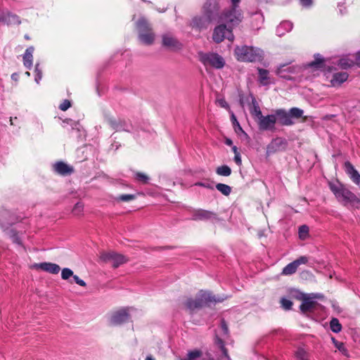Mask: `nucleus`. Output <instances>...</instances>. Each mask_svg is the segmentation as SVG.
<instances>
[{
  "label": "nucleus",
  "mask_w": 360,
  "mask_h": 360,
  "mask_svg": "<svg viewBox=\"0 0 360 360\" xmlns=\"http://www.w3.org/2000/svg\"><path fill=\"white\" fill-rule=\"evenodd\" d=\"M224 39L233 41L234 36L231 29L227 28L226 25L221 24L214 29L212 39L215 43L219 44L223 41Z\"/></svg>",
  "instance_id": "11"
},
{
  "label": "nucleus",
  "mask_w": 360,
  "mask_h": 360,
  "mask_svg": "<svg viewBox=\"0 0 360 360\" xmlns=\"http://www.w3.org/2000/svg\"><path fill=\"white\" fill-rule=\"evenodd\" d=\"M34 51V46H30L26 49V50L22 56L23 65L28 70H31V68L32 67Z\"/></svg>",
  "instance_id": "24"
},
{
  "label": "nucleus",
  "mask_w": 360,
  "mask_h": 360,
  "mask_svg": "<svg viewBox=\"0 0 360 360\" xmlns=\"http://www.w3.org/2000/svg\"><path fill=\"white\" fill-rule=\"evenodd\" d=\"M300 5L304 8H310L313 4V0H299Z\"/></svg>",
  "instance_id": "53"
},
{
  "label": "nucleus",
  "mask_w": 360,
  "mask_h": 360,
  "mask_svg": "<svg viewBox=\"0 0 360 360\" xmlns=\"http://www.w3.org/2000/svg\"><path fill=\"white\" fill-rule=\"evenodd\" d=\"M226 298V296H216L210 292L201 290L195 299L188 298L185 302V306L189 311H193L195 309L202 308L205 305L222 302Z\"/></svg>",
  "instance_id": "1"
},
{
  "label": "nucleus",
  "mask_w": 360,
  "mask_h": 360,
  "mask_svg": "<svg viewBox=\"0 0 360 360\" xmlns=\"http://www.w3.org/2000/svg\"><path fill=\"white\" fill-rule=\"evenodd\" d=\"M135 199V195L133 194H123L117 196L116 200L117 201L129 202Z\"/></svg>",
  "instance_id": "44"
},
{
  "label": "nucleus",
  "mask_w": 360,
  "mask_h": 360,
  "mask_svg": "<svg viewBox=\"0 0 360 360\" xmlns=\"http://www.w3.org/2000/svg\"><path fill=\"white\" fill-rule=\"evenodd\" d=\"M136 27L139 32V39L141 42L146 45H150L155 40V34L153 33L150 25L148 20L141 17L136 22Z\"/></svg>",
  "instance_id": "5"
},
{
  "label": "nucleus",
  "mask_w": 360,
  "mask_h": 360,
  "mask_svg": "<svg viewBox=\"0 0 360 360\" xmlns=\"http://www.w3.org/2000/svg\"><path fill=\"white\" fill-rule=\"evenodd\" d=\"M218 103L221 108H224L226 109L229 108L228 103L224 99L218 100Z\"/></svg>",
  "instance_id": "56"
},
{
  "label": "nucleus",
  "mask_w": 360,
  "mask_h": 360,
  "mask_svg": "<svg viewBox=\"0 0 360 360\" xmlns=\"http://www.w3.org/2000/svg\"><path fill=\"white\" fill-rule=\"evenodd\" d=\"M297 266L295 263L293 262L287 264L282 271V274L285 276H289L295 274L297 269Z\"/></svg>",
  "instance_id": "32"
},
{
  "label": "nucleus",
  "mask_w": 360,
  "mask_h": 360,
  "mask_svg": "<svg viewBox=\"0 0 360 360\" xmlns=\"http://www.w3.org/2000/svg\"><path fill=\"white\" fill-rule=\"evenodd\" d=\"M234 161L238 166L241 165L242 164V160L240 154H236L234 156Z\"/></svg>",
  "instance_id": "57"
},
{
  "label": "nucleus",
  "mask_w": 360,
  "mask_h": 360,
  "mask_svg": "<svg viewBox=\"0 0 360 360\" xmlns=\"http://www.w3.org/2000/svg\"><path fill=\"white\" fill-rule=\"evenodd\" d=\"M34 73H35L34 81L36 82L37 84H39V82L42 78V70H41V68H40V65L39 63H36V65H35Z\"/></svg>",
  "instance_id": "40"
},
{
  "label": "nucleus",
  "mask_w": 360,
  "mask_h": 360,
  "mask_svg": "<svg viewBox=\"0 0 360 360\" xmlns=\"http://www.w3.org/2000/svg\"><path fill=\"white\" fill-rule=\"evenodd\" d=\"M221 1L206 0L202 8V13L206 15L214 23L221 22L222 15Z\"/></svg>",
  "instance_id": "7"
},
{
  "label": "nucleus",
  "mask_w": 360,
  "mask_h": 360,
  "mask_svg": "<svg viewBox=\"0 0 360 360\" xmlns=\"http://www.w3.org/2000/svg\"><path fill=\"white\" fill-rule=\"evenodd\" d=\"M232 150H233V152L234 153L235 155L236 154H240V153L238 151V148H237V147L236 146H233L232 147Z\"/></svg>",
  "instance_id": "62"
},
{
  "label": "nucleus",
  "mask_w": 360,
  "mask_h": 360,
  "mask_svg": "<svg viewBox=\"0 0 360 360\" xmlns=\"http://www.w3.org/2000/svg\"><path fill=\"white\" fill-rule=\"evenodd\" d=\"M255 19L259 22V24H262L264 22V16L262 13L256 12L253 15Z\"/></svg>",
  "instance_id": "54"
},
{
  "label": "nucleus",
  "mask_w": 360,
  "mask_h": 360,
  "mask_svg": "<svg viewBox=\"0 0 360 360\" xmlns=\"http://www.w3.org/2000/svg\"><path fill=\"white\" fill-rule=\"evenodd\" d=\"M292 295L297 300H301L302 301L300 309L304 314L307 312H313L316 309V306L318 304V303L314 301V299L321 297L319 294H311V296H307L305 294L298 290H294L292 292Z\"/></svg>",
  "instance_id": "8"
},
{
  "label": "nucleus",
  "mask_w": 360,
  "mask_h": 360,
  "mask_svg": "<svg viewBox=\"0 0 360 360\" xmlns=\"http://www.w3.org/2000/svg\"><path fill=\"white\" fill-rule=\"evenodd\" d=\"M330 328L333 333H338L342 330V325L337 318H333L330 321Z\"/></svg>",
  "instance_id": "38"
},
{
  "label": "nucleus",
  "mask_w": 360,
  "mask_h": 360,
  "mask_svg": "<svg viewBox=\"0 0 360 360\" xmlns=\"http://www.w3.org/2000/svg\"><path fill=\"white\" fill-rule=\"evenodd\" d=\"M355 59L356 65L360 67V51L356 53Z\"/></svg>",
  "instance_id": "60"
},
{
  "label": "nucleus",
  "mask_w": 360,
  "mask_h": 360,
  "mask_svg": "<svg viewBox=\"0 0 360 360\" xmlns=\"http://www.w3.org/2000/svg\"><path fill=\"white\" fill-rule=\"evenodd\" d=\"M73 271L69 269V268H64L62 269V271H61V278L63 279V280H68V278H70L71 276L73 277Z\"/></svg>",
  "instance_id": "45"
},
{
  "label": "nucleus",
  "mask_w": 360,
  "mask_h": 360,
  "mask_svg": "<svg viewBox=\"0 0 360 360\" xmlns=\"http://www.w3.org/2000/svg\"><path fill=\"white\" fill-rule=\"evenodd\" d=\"M281 304L282 307L286 310L290 309L292 306V302L290 300L284 297L281 300Z\"/></svg>",
  "instance_id": "47"
},
{
  "label": "nucleus",
  "mask_w": 360,
  "mask_h": 360,
  "mask_svg": "<svg viewBox=\"0 0 360 360\" xmlns=\"http://www.w3.org/2000/svg\"><path fill=\"white\" fill-rule=\"evenodd\" d=\"M221 330L223 331L224 335H228V333H229V328H228V326H227V325L226 323V321L224 319H222L221 321Z\"/></svg>",
  "instance_id": "55"
},
{
  "label": "nucleus",
  "mask_w": 360,
  "mask_h": 360,
  "mask_svg": "<svg viewBox=\"0 0 360 360\" xmlns=\"http://www.w3.org/2000/svg\"><path fill=\"white\" fill-rule=\"evenodd\" d=\"M216 173L222 176H229L231 174V169L228 165H221L216 169Z\"/></svg>",
  "instance_id": "36"
},
{
  "label": "nucleus",
  "mask_w": 360,
  "mask_h": 360,
  "mask_svg": "<svg viewBox=\"0 0 360 360\" xmlns=\"http://www.w3.org/2000/svg\"><path fill=\"white\" fill-rule=\"evenodd\" d=\"M194 186H200L211 190L214 189L213 182L210 181L209 180H207L206 181H198L194 184Z\"/></svg>",
  "instance_id": "43"
},
{
  "label": "nucleus",
  "mask_w": 360,
  "mask_h": 360,
  "mask_svg": "<svg viewBox=\"0 0 360 360\" xmlns=\"http://www.w3.org/2000/svg\"><path fill=\"white\" fill-rule=\"evenodd\" d=\"M199 60L203 64L206 69L208 68H212L217 70L222 69L226 64L224 58L214 52H199L198 53Z\"/></svg>",
  "instance_id": "6"
},
{
  "label": "nucleus",
  "mask_w": 360,
  "mask_h": 360,
  "mask_svg": "<svg viewBox=\"0 0 360 360\" xmlns=\"http://www.w3.org/2000/svg\"><path fill=\"white\" fill-rule=\"evenodd\" d=\"M146 360H155L151 356H147Z\"/></svg>",
  "instance_id": "64"
},
{
  "label": "nucleus",
  "mask_w": 360,
  "mask_h": 360,
  "mask_svg": "<svg viewBox=\"0 0 360 360\" xmlns=\"http://www.w3.org/2000/svg\"><path fill=\"white\" fill-rule=\"evenodd\" d=\"M250 114L257 120L262 116L260 107L255 97L252 98V106L250 108Z\"/></svg>",
  "instance_id": "27"
},
{
  "label": "nucleus",
  "mask_w": 360,
  "mask_h": 360,
  "mask_svg": "<svg viewBox=\"0 0 360 360\" xmlns=\"http://www.w3.org/2000/svg\"><path fill=\"white\" fill-rule=\"evenodd\" d=\"M288 146V141L285 139L277 137L274 139L267 146V152L274 153L278 150H285Z\"/></svg>",
  "instance_id": "19"
},
{
  "label": "nucleus",
  "mask_w": 360,
  "mask_h": 360,
  "mask_svg": "<svg viewBox=\"0 0 360 360\" xmlns=\"http://www.w3.org/2000/svg\"><path fill=\"white\" fill-rule=\"evenodd\" d=\"M309 233V227L307 225H302L299 227V237L300 239H305Z\"/></svg>",
  "instance_id": "42"
},
{
  "label": "nucleus",
  "mask_w": 360,
  "mask_h": 360,
  "mask_svg": "<svg viewBox=\"0 0 360 360\" xmlns=\"http://www.w3.org/2000/svg\"><path fill=\"white\" fill-rule=\"evenodd\" d=\"M202 356V352L200 349H193L188 352L186 356L181 360H198Z\"/></svg>",
  "instance_id": "29"
},
{
  "label": "nucleus",
  "mask_w": 360,
  "mask_h": 360,
  "mask_svg": "<svg viewBox=\"0 0 360 360\" xmlns=\"http://www.w3.org/2000/svg\"><path fill=\"white\" fill-rule=\"evenodd\" d=\"M329 188L338 200L345 205L358 204L360 200L356 195L340 182H329Z\"/></svg>",
  "instance_id": "2"
},
{
  "label": "nucleus",
  "mask_w": 360,
  "mask_h": 360,
  "mask_svg": "<svg viewBox=\"0 0 360 360\" xmlns=\"http://www.w3.org/2000/svg\"><path fill=\"white\" fill-rule=\"evenodd\" d=\"M162 45L165 48L176 51L182 49V44L171 33H165L162 35Z\"/></svg>",
  "instance_id": "12"
},
{
  "label": "nucleus",
  "mask_w": 360,
  "mask_h": 360,
  "mask_svg": "<svg viewBox=\"0 0 360 360\" xmlns=\"http://www.w3.org/2000/svg\"><path fill=\"white\" fill-rule=\"evenodd\" d=\"M308 261H309L308 257H307V256H301L299 258H297V259L294 260V262L295 263V264L298 267L301 264H307L308 262Z\"/></svg>",
  "instance_id": "49"
},
{
  "label": "nucleus",
  "mask_w": 360,
  "mask_h": 360,
  "mask_svg": "<svg viewBox=\"0 0 360 360\" xmlns=\"http://www.w3.org/2000/svg\"><path fill=\"white\" fill-rule=\"evenodd\" d=\"M105 119L106 122L111 127V128L116 131H124L130 133L134 132V127L132 124L124 119H116L107 115L105 116Z\"/></svg>",
  "instance_id": "10"
},
{
  "label": "nucleus",
  "mask_w": 360,
  "mask_h": 360,
  "mask_svg": "<svg viewBox=\"0 0 360 360\" xmlns=\"http://www.w3.org/2000/svg\"><path fill=\"white\" fill-rule=\"evenodd\" d=\"M17 74L16 73H13L12 75H11V78L13 79H17Z\"/></svg>",
  "instance_id": "63"
},
{
  "label": "nucleus",
  "mask_w": 360,
  "mask_h": 360,
  "mask_svg": "<svg viewBox=\"0 0 360 360\" xmlns=\"http://www.w3.org/2000/svg\"><path fill=\"white\" fill-rule=\"evenodd\" d=\"M135 177L139 181H141L143 184H147L149 179L146 174L141 172H136L135 174Z\"/></svg>",
  "instance_id": "46"
},
{
  "label": "nucleus",
  "mask_w": 360,
  "mask_h": 360,
  "mask_svg": "<svg viewBox=\"0 0 360 360\" xmlns=\"http://www.w3.org/2000/svg\"><path fill=\"white\" fill-rule=\"evenodd\" d=\"M309 66L316 68H324V59L319 53L314 55V60L309 63Z\"/></svg>",
  "instance_id": "30"
},
{
  "label": "nucleus",
  "mask_w": 360,
  "mask_h": 360,
  "mask_svg": "<svg viewBox=\"0 0 360 360\" xmlns=\"http://www.w3.org/2000/svg\"><path fill=\"white\" fill-rule=\"evenodd\" d=\"M84 210V204L81 202H77L72 210V212L75 216L82 214Z\"/></svg>",
  "instance_id": "41"
},
{
  "label": "nucleus",
  "mask_w": 360,
  "mask_h": 360,
  "mask_svg": "<svg viewBox=\"0 0 360 360\" xmlns=\"http://www.w3.org/2000/svg\"><path fill=\"white\" fill-rule=\"evenodd\" d=\"M234 53L237 60L243 62H255L260 60L263 56V51L260 49L246 45L236 46Z\"/></svg>",
  "instance_id": "4"
},
{
  "label": "nucleus",
  "mask_w": 360,
  "mask_h": 360,
  "mask_svg": "<svg viewBox=\"0 0 360 360\" xmlns=\"http://www.w3.org/2000/svg\"><path fill=\"white\" fill-rule=\"evenodd\" d=\"M293 25L290 21H282L276 27V32L278 37H283L286 33L290 32L292 29Z\"/></svg>",
  "instance_id": "25"
},
{
  "label": "nucleus",
  "mask_w": 360,
  "mask_h": 360,
  "mask_svg": "<svg viewBox=\"0 0 360 360\" xmlns=\"http://www.w3.org/2000/svg\"><path fill=\"white\" fill-rule=\"evenodd\" d=\"M258 74L259 83L263 86L268 85L269 84V71L263 68H258Z\"/></svg>",
  "instance_id": "28"
},
{
  "label": "nucleus",
  "mask_w": 360,
  "mask_h": 360,
  "mask_svg": "<svg viewBox=\"0 0 360 360\" xmlns=\"http://www.w3.org/2000/svg\"><path fill=\"white\" fill-rule=\"evenodd\" d=\"M192 219L215 221H218L219 218L217 214L214 212L203 209H197L193 212Z\"/></svg>",
  "instance_id": "15"
},
{
  "label": "nucleus",
  "mask_w": 360,
  "mask_h": 360,
  "mask_svg": "<svg viewBox=\"0 0 360 360\" xmlns=\"http://www.w3.org/2000/svg\"><path fill=\"white\" fill-rule=\"evenodd\" d=\"M101 259L105 262L112 263V266L114 268H117L120 265L127 262V259L124 255L115 252L103 253L101 255Z\"/></svg>",
  "instance_id": "13"
},
{
  "label": "nucleus",
  "mask_w": 360,
  "mask_h": 360,
  "mask_svg": "<svg viewBox=\"0 0 360 360\" xmlns=\"http://www.w3.org/2000/svg\"><path fill=\"white\" fill-rule=\"evenodd\" d=\"M297 360H310L309 353L302 347H298L295 352Z\"/></svg>",
  "instance_id": "33"
},
{
  "label": "nucleus",
  "mask_w": 360,
  "mask_h": 360,
  "mask_svg": "<svg viewBox=\"0 0 360 360\" xmlns=\"http://www.w3.org/2000/svg\"><path fill=\"white\" fill-rule=\"evenodd\" d=\"M286 65H280L278 68H277V70H276V74L279 76H281V77H285V75H284L283 74V72L285 70H288V72H292V71L291 70V68H285Z\"/></svg>",
  "instance_id": "48"
},
{
  "label": "nucleus",
  "mask_w": 360,
  "mask_h": 360,
  "mask_svg": "<svg viewBox=\"0 0 360 360\" xmlns=\"http://www.w3.org/2000/svg\"><path fill=\"white\" fill-rule=\"evenodd\" d=\"M216 188L225 196H228L231 193V187L229 185L218 183L215 186Z\"/></svg>",
  "instance_id": "34"
},
{
  "label": "nucleus",
  "mask_w": 360,
  "mask_h": 360,
  "mask_svg": "<svg viewBox=\"0 0 360 360\" xmlns=\"http://www.w3.org/2000/svg\"><path fill=\"white\" fill-rule=\"evenodd\" d=\"M240 1H241V0H230V2H231L230 6L240 7Z\"/></svg>",
  "instance_id": "58"
},
{
  "label": "nucleus",
  "mask_w": 360,
  "mask_h": 360,
  "mask_svg": "<svg viewBox=\"0 0 360 360\" xmlns=\"http://www.w3.org/2000/svg\"><path fill=\"white\" fill-rule=\"evenodd\" d=\"M6 235L12 240L14 243L18 245H22V241L17 232L14 229L8 230L6 231Z\"/></svg>",
  "instance_id": "37"
},
{
  "label": "nucleus",
  "mask_w": 360,
  "mask_h": 360,
  "mask_svg": "<svg viewBox=\"0 0 360 360\" xmlns=\"http://www.w3.org/2000/svg\"><path fill=\"white\" fill-rule=\"evenodd\" d=\"M345 170L347 174L349 176L350 179L352 181L354 184L358 186L360 188V174L359 172L354 168L353 165L349 162L346 161L345 162Z\"/></svg>",
  "instance_id": "20"
},
{
  "label": "nucleus",
  "mask_w": 360,
  "mask_h": 360,
  "mask_svg": "<svg viewBox=\"0 0 360 360\" xmlns=\"http://www.w3.org/2000/svg\"><path fill=\"white\" fill-rule=\"evenodd\" d=\"M54 171L60 175L67 176L72 173L73 169L66 163L60 161L53 165Z\"/></svg>",
  "instance_id": "23"
},
{
  "label": "nucleus",
  "mask_w": 360,
  "mask_h": 360,
  "mask_svg": "<svg viewBox=\"0 0 360 360\" xmlns=\"http://www.w3.org/2000/svg\"><path fill=\"white\" fill-rule=\"evenodd\" d=\"M331 340L334 346L338 349V351L340 353H342V354H343L345 356H349L348 350L343 342L338 341L335 338H331Z\"/></svg>",
  "instance_id": "31"
},
{
  "label": "nucleus",
  "mask_w": 360,
  "mask_h": 360,
  "mask_svg": "<svg viewBox=\"0 0 360 360\" xmlns=\"http://www.w3.org/2000/svg\"><path fill=\"white\" fill-rule=\"evenodd\" d=\"M5 13L6 10H0V25H1L4 20Z\"/></svg>",
  "instance_id": "59"
},
{
  "label": "nucleus",
  "mask_w": 360,
  "mask_h": 360,
  "mask_svg": "<svg viewBox=\"0 0 360 360\" xmlns=\"http://www.w3.org/2000/svg\"><path fill=\"white\" fill-rule=\"evenodd\" d=\"M274 112L276 122L282 126L293 125L295 123V120L301 118L304 115V110L297 107L291 108L289 110L280 108Z\"/></svg>",
  "instance_id": "3"
},
{
  "label": "nucleus",
  "mask_w": 360,
  "mask_h": 360,
  "mask_svg": "<svg viewBox=\"0 0 360 360\" xmlns=\"http://www.w3.org/2000/svg\"><path fill=\"white\" fill-rule=\"evenodd\" d=\"M276 123V115L271 114L261 116L257 120V124L261 131H274Z\"/></svg>",
  "instance_id": "14"
},
{
  "label": "nucleus",
  "mask_w": 360,
  "mask_h": 360,
  "mask_svg": "<svg viewBox=\"0 0 360 360\" xmlns=\"http://www.w3.org/2000/svg\"><path fill=\"white\" fill-rule=\"evenodd\" d=\"M231 122H232V124H233V129H234V131H236V133L245 134V131H243V128L241 127L240 124H239L238 121L237 120L236 117L235 116V115L233 112L231 114Z\"/></svg>",
  "instance_id": "39"
},
{
  "label": "nucleus",
  "mask_w": 360,
  "mask_h": 360,
  "mask_svg": "<svg viewBox=\"0 0 360 360\" xmlns=\"http://www.w3.org/2000/svg\"><path fill=\"white\" fill-rule=\"evenodd\" d=\"M348 73L346 72H339L334 73L330 79L333 86H340L348 79Z\"/></svg>",
  "instance_id": "26"
},
{
  "label": "nucleus",
  "mask_w": 360,
  "mask_h": 360,
  "mask_svg": "<svg viewBox=\"0 0 360 360\" xmlns=\"http://www.w3.org/2000/svg\"><path fill=\"white\" fill-rule=\"evenodd\" d=\"M243 18V15L240 7L230 6L222 11L221 22H226L234 26L238 25Z\"/></svg>",
  "instance_id": "9"
},
{
  "label": "nucleus",
  "mask_w": 360,
  "mask_h": 360,
  "mask_svg": "<svg viewBox=\"0 0 360 360\" xmlns=\"http://www.w3.org/2000/svg\"><path fill=\"white\" fill-rule=\"evenodd\" d=\"M225 144L227 145V146H232L233 145V141L231 139H226L225 140Z\"/></svg>",
  "instance_id": "61"
},
{
  "label": "nucleus",
  "mask_w": 360,
  "mask_h": 360,
  "mask_svg": "<svg viewBox=\"0 0 360 360\" xmlns=\"http://www.w3.org/2000/svg\"><path fill=\"white\" fill-rule=\"evenodd\" d=\"M72 278H73L74 282L76 283L77 284H78L79 285L82 286V287H84L86 285L84 281L81 279L78 276L74 275Z\"/></svg>",
  "instance_id": "52"
},
{
  "label": "nucleus",
  "mask_w": 360,
  "mask_h": 360,
  "mask_svg": "<svg viewBox=\"0 0 360 360\" xmlns=\"http://www.w3.org/2000/svg\"><path fill=\"white\" fill-rule=\"evenodd\" d=\"M34 268L41 269L44 271L52 274H58L60 270L59 265L51 263V262H41L38 264H34L33 265Z\"/></svg>",
  "instance_id": "22"
},
{
  "label": "nucleus",
  "mask_w": 360,
  "mask_h": 360,
  "mask_svg": "<svg viewBox=\"0 0 360 360\" xmlns=\"http://www.w3.org/2000/svg\"><path fill=\"white\" fill-rule=\"evenodd\" d=\"M71 106L70 101L69 100H64L63 102L59 105V109L65 111Z\"/></svg>",
  "instance_id": "51"
},
{
  "label": "nucleus",
  "mask_w": 360,
  "mask_h": 360,
  "mask_svg": "<svg viewBox=\"0 0 360 360\" xmlns=\"http://www.w3.org/2000/svg\"><path fill=\"white\" fill-rule=\"evenodd\" d=\"M338 65L343 69H347L352 66V63L346 59H340Z\"/></svg>",
  "instance_id": "50"
},
{
  "label": "nucleus",
  "mask_w": 360,
  "mask_h": 360,
  "mask_svg": "<svg viewBox=\"0 0 360 360\" xmlns=\"http://www.w3.org/2000/svg\"><path fill=\"white\" fill-rule=\"evenodd\" d=\"M214 343L220 349L222 354L225 357L229 358L228 351L225 347L224 342L223 341V340L219 338L217 335H216L214 339Z\"/></svg>",
  "instance_id": "35"
},
{
  "label": "nucleus",
  "mask_w": 360,
  "mask_h": 360,
  "mask_svg": "<svg viewBox=\"0 0 360 360\" xmlns=\"http://www.w3.org/2000/svg\"><path fill=\"white\" fill-rule=\"evenodd\" d=\"M22 23V20L17 14L12 13L9 10L6 9L4 20L1 25H6L7 26L11 25H20Z\"/></svg>",
  "instance_id": "21"
},
{
  "label": "nucleus",
  "mask_w": 360,
  "mask_h": 360,
  "mask_svg": "<svg viewBox=\"0 0 360 360\" xmlns=\"http://www.w3.org/2000/svg\"><path fill=\"white\" fill-rule=\"evenodd\" d=\"M211 23H214L206 15L195 16L191 22V25L193 28L198 30L207 29Z\"/></svg>",
  "instance_id": "18"
},
{
  "label": "nucleus",
  "mask_w": 360,
  "mask_h": 360,
  "mask_svg": "<svg viewBox=\"0 0 360 360\" xmlns=\"http://www.w3.org/2000/svg\"><path fill=\"white\" fill-rule=\"evenodd\" d=\"M16 222L14 215L8 210L0 211V226L6 231L10 226Z\"/></svg>",
  "instance_id": "17"
},
{
  "label": "nucleus",
  "mask_w": 360,
  "mask_h": 360,
  "mask_svg": "<svg viewBox=\"0 0 360 360\" xmlns=\"http://www.w3.org/2000/svg\"><path fill=\"white\" fill-rule=\"evenodd\" d=\"M129 319V314L126 309H121L113 312L110 318L111 325L117 326L127 322Z\"/></svg>",
  "instance_id": "16"
}]
</instances>
